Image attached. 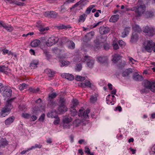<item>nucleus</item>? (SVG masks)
<instances>
[{"label":"nucleus","instance_id":"f257e3e1","mask_svg":"<svg viewBox=\"0 0 155 155\" xmlns=\"http://www.w3.org/2000/svg\"><path fill=\"white\" fill-rule=\"evenodd\" d=\"M15 98H11L7 101L6 106L2 109L0 113V116L4 117L7 116L9 114V112L12 108L11 103L13 101Z\"/></svg>","mask_w":155,"mask_h":155},{"label":"nucleus","instance_id":"f03ea898","mask_svg":"<svg viewBox=\"0 0 155 155\" xmlns=\"http://www.w3.org/2000/svg\"><path fill=\"white\" fill-rule=\"evenodd\" d=\"M146 7L144 4H142L140 5L136 6V17H138L140 16L145 12Z\"/></svg>","mask_w":155,"mask_h":155},{"label":"nucleus","instance_id":"7ed1b4c3","mask_svg":"<svg viewBox=\"0 0 155 155\" xmlns=\"http://www.w3.org/2000/svg\"><path fill=\"white\" fill-rule=\"evenodd\" d=\"M72 121V119L71 117L64 116L62 120L63 127L65 128H69L70 126L69 124Z\"/></svg>","mask_w":155,"mask_h":155},{"label":"nucleus","instance_id":"20e7f679","mask_svg":"<svg viewBox=\"0 0 155 155\" xmlns=\"http://www.w3.org/2000/svg\"><path fill=\"white\" fill-rule=\"evenodd\" d=\"M153 45L154 42L151 40H150L144 43L143 47L147 51L150 52L153 49Z\"/></svg>","mask_w":155,"mask_h":155},{"label":"nucleus","instance_id":"39448f33","mask_svg":"<svg viewBox=\"0 0 155 155\" xmlns=\"http://www.w3.org/2000/svg\"><path fill=\"white\" fill-rule=\"evenodd\" d=\"M59 40L58 37L52 36L49 38L46 42V45L48 46H51L57 43Z\"/></svg>","mask_w":155,"mask_h":155},{"label":"nucleus","instance_id":"423d86ee","mask_svg":"<svg viewBox=\"0 0 155 155\" xmlns=\"http://www.w3.org/2000/svg\"><path fill=\"white\" fill-rule=\"evenodd\" d=\"M145 88L149 89L152 91L155 92V82L147 81L145 82Z\"/></svg>","mask_w":155,"mask_h":155},{"label":"nucleus","instance_id":"0eeeda50","mask_svg":"<svg viewBox=\"0 0 155 155\" xmlns=\"http://www.w3.org/2000/svg\"><path fill=\"white\" fill-rule=\"evenodd\" d=\"M83 62L86 61L87 64V66L90 68H92L94 65V60L90 57L88 56H85L84 57Z\"/></svg>","mask_w":155,"mask_h":155},{"label":"nucleus","instance_id":"6e6552de","mask_svg":"<svg viewBox=\"0 0 155 155\" xmlns=\"http://www.w3.org/2000/svg\"><path fill=\"white\" fill-rule=\"evenodd\" d=\"M143 31L147 33V35L149 36H152L154 32V29L148 26H145L143 28Z\"/></svg>","mask_w":155,"mask_h":155},{"label":"nucleus","instance_id":"1a4fd4ad","mask_svg":"<svg viewBox=\"0 0 155 155\" xmlns=\"http://www.w3.org/2000/svg\"><path fill=\"white\" fill-rule=\"evenodd\" d=\"M96 43L95 47L97 49H99L102 47V45H103V47L104 49L105 50H107L109 48V45L108 44H104L102 42H99V40L98 39H96L95 41Z\"/></svg>","mask_w":155,"mask_h":155},{"label":"nucleus","instance_id":"9d476101","mask_svg":"<svg viewBox=\"0 0 155 155\" xmlns=\"http://www.w3.org/2000/svg\"><path fill=\"white\" fill-rule=\"evenodd\" d=\"M65 41L67 42V45L69 48L74 49L75 48V44L72 41H69L68 38L65 37L63 38L62 43H65Z\"/></svg>","mask_w":155,"mask_h":155},{"label":"nucleus","instance_id":"9b49d317","mask_svg":"<svg viewBox=\"0 0 155 155\" xmlns=\"http://www.w3.org/2000/svg\"><path fill=\"white\" fill-rule=\"evenodd\" d=\"M12 90L9 86H8L6 90L3 92L2 95L5 97H10L12 95Z\"/></svg>","mask_w":155,"mask_h":155},{"label":"nucleus","instance_id":"f8f14e48","mask_svg":"<svg viewBox=\"0 0 155 155\" xmlns=\"http://www.w3.org/2000/svg\"><path fill=\"white\" fill-rule=\"evenodd\" d=\"M44 73L47 74L48 77L50 78H52L54 76L55 72L53 71L50 69H46L44 71Z\"/></svg>","mask_w":155,"mask_h":155},{"label":"nucleus","instance_id":"ddd939ff","mask_svg":"<svg viewBox=\"0 0 155 155\" xmlns=\"http://www.w3.org/2000/svg\"><path fill=\"white\" fill-rule=\"evenodd\" d=\"M61 77L64 78H66L69 81H72L74 80V76L69 74L63 73L61 75Z\"/></svg>","mask_w":155,"mask_h":155},{"label":"nucleus","instance_id":"4468645a","mask_svg":"<svg viewBox=\"0 0 155 155\" xmlns=\"http://www.w3.org/2000/svg\"><path fill=\"white\" fill-rule=\"evenodd\" d=\"M57 95L58 94L56 92H53L52 93L49 94L48 95L49 100H50V103H51L52 105H56V104L55 103L51 100L55 98Z\"/></svg>","mask_w":155,"mask_h":155},{"label":"nucleus","instance_id":"2eb2a0df","mask_svg":"<svg viewBox=\"0 0 155 155\" xmlns=\"http://www.w3.org/2000/svg\"><path fill=\"white\" fill-rule=\"evenodd\" d=\"M78 86L82 87H90L91 86V83L90 81L86 80L84 83H78Z\"/></svg>","mask_w":155,"mask_h":155},{"label":"nucleus","instance_id":"dca6fc26","mask_svg":"<svg viewBox=\"0 0 155 155\" xmlns=\"http://www.w3.org/2000/svg\"><path fill=\"white\" fill-rule=\"evenodd\" d=\"M138 35L136 32H134L131 37L130 41L132 43H135L137 42L138 40Z\"/></svg>","mask_w":155,"mask_h":155},{"label":"nucleus","instance_id":"f3484780","mask_svg":"<svg viewBox=\"0 0 155 155\" xmlns=\"http://www.w3.org/2000/svg\"><path fill=\"white\" fill-rule=\"evenodd\" d=\"M122 57V56L120 54H115L113 56L112 61L114 63H117L118 61L121 59Z\"/></svg>","mask_w":155,"mask_h":155},{"label":"nucleus","instance_id":"a211bd4d","mask_svg":"<svg viewBox=\"0 0 155 155\" xmlns=\"http://www.w3.org/2000/svg\"><path fill=\"white\" fill-rule=\"evenodd\" d=\"M39 64V61L37 60H33L30 64V67L31 69H34L37 67V65Z\"/></svg>","mask_w":155,"mask_h":155},{"label":"nucleus","instance_id":"6ab92c4d","mask_svg":"<svg viewBox=\"0 0 155 155\" xmlns=\"http://www.w3.org/2000/svg\"><path fill=\"white\" fill-rule=\"evenodd\" d=\"M109 29L104 26L101 27L99 28L100 33L102 35L108 33L109 31Z\"/></svg>","mask_w":155,"mask_h":155},{"label":"nucleus","instance_id":"aec40b11","mask_svg":"<svg viewBox=\"0 0 155 155\" xmlns=\"http://www.w3.org/2000/svg\"><path fill=\"white\" fill-rule=\"evenodd\" d=\"M97 60L99 61V62L102 64H107L108 58L107 57H99L97 58Z\"/></svg>","mask_w":155,"mask_h":155},{"label":"nucleus","instance_id":"412c9836","mask_svg":"<svg viewBox=\"0 0 155 155\" xmlns=\"http://www.w3.org/2000/svg\"><path fill=\"white\" fill-rule=\"evenodd\" d=\"M133 79L136 81H140L143 80V78L137 73L135 72L133 76Z\"/></svg>","mask_w":155,"mask_h":155},{"label":"nucleus","instance_id":"4be33fe9","mask_svg":"<svg viewBox=\"0 0 155 155\" xmlns=\"http://www.w3.org/2000/svg\"><path fill=\"white\" fill-rule=\"evenodd\" d=\"M41 43L40 41L38 39L35 40L31 43V46L34 48L37 47L39 46Z\"/></svg>","mask_w":155,"mask_h":155},{"label":"nucleus","instance_id":"5701e85b","mask_svg":"<svg viewBox=\"0 0 155 155\" xmlns=\"http://www.w3.org/2000/svg\"><path fill=\"white\" fill-rule=\"evenodd\" d=\"M119 18V15L117 14L112 15L109 20V21L115 23L117 21Z\"/></svg>","mask_w":155,"mask_h":155},{"label":"nucleus","instance_id":"b1692460","mask_svg":"<svg viewBox=\"0 0 155 155\" xmlns=\"http://www.w3.org/2000/svg\"><path fill=\"white\" fill-rule=\"evenodd\" d=\"M9 71L10 70L8 69V66L5 65L0 66V71L7 74L8 72L7 71Z\"/></svg>","mask_w":155,"mask_h":155},{"label":"nucleus","instance_id":"393cba45","mask_svg":"<svg viewBox=\"0 0 155 155\" xmlns=\"http://www.w3.org/2000/svg\"><path fill=\"white\" fill-rule=\"evenodd\" d=\"M15 119V117L12 116L6 119L5 122V124L6 125H9L12 123Z\"/></svg>","mask_w":155,"mask_h":155},{"label":"nucleus","instance_id":"a878e982","mask_svg":"<svg viewBox=\"0 0 155 155\" xmlns=\"http://www.w3.org/2000/svg\"><path fill=\"white\" fill-rule=\"evenodd\" d=\"M132 72V69L129 68L124 71L122 73V75L123 77H126L129 76Z\"/></svg>","mask_w":155,"mask_h":155},{"label":"nucleus","instance_id":"bb28decb","mask_svg":"<svg viewBox=\"0 0 155 155\" xmlns=\"http://www.w3.org/2000/svg\"><path fill=\"white\" fill-rule=\"evenodd\" d=\"M58 15V14L55 12L51 11L49 14L47 15V16L49 18H56Z\"/></svg>","mask_w":155,"mask_h":155},{"label":"nucleus","instance_id":"cd10ccee","mask_svg":"<svg viewBox=\"0 0 155 155\" xmlns=\"http://www.w3.org/2000/svg\"><path fill=\"white\" fill-rule=\"evenodd\" d=\"M87 15L85 14L80 15L79 17V19L78 20V23L80 22H83L86 19Z\"/></svg>","mask_w":155,"mask_h":155},{"label":"nucleus","instance_id":"c85d7f7f","mask_svg":"<svg viewBox=\"0 0 155 155\" xmlns=\"http://www.w3.org/2000/svg\"><path fill=\"white\" fill-rule=\"evenodd\" d=\"M146 17L149 18L152 17L154 15L153 12L151 11H148L145 13Z\"/></svg>","mask_w":155,"mask_h":155},{"label":"nucleus","instance_id":"c756f323","mask_svg":"<svg viewBox=\"0 0 155 155\" xmlns=\"http://www.w3.org/2000/svg\"><path fill=\"white\" fill-rule=\"evenodd\" d=\"M94 35V32L93 31H91L86 35H85V37L86 38H87L88 40H89L92 38Z\"/></svg>","mask_w":155,"mask_h":155},{"label":"nucleus","instance_id":"7c9ffc66","mask_svg":"<svg viewBox=\"0 0 155 155\" xmlns=\"http://www.w3.org/2000/svg\"><path fill=\"white\" fill-rule=\"evenodd\" d=\"M78 104V101L76 99H73L72 102V105L71 107V108L73 109L75 108V107Z\"/></svg>","mask_w":155,"mask_h":155},{"label":"nucleus","instance_id":"2f4dec72","mask_svg":"<svg viewBox=\"0 0 155 155\" xmlns=\"http://www.w3.org/2000/svg\"><path fill=\"white\" fill-rule=\"evenodd\" d=\"M8 144V142L7 141L6 139H2L0 140V144L2 146H5L7 145Z\"/></svg>","mask_w":155,"mask_h":155},{"label":"nucleus","instance_id":"473e14b6","mask_svg":"<svg viewBox=\"0 0 155 155\" xmlns=\"http://www.w3.org/2000/svg\"><path fill=\"white\" fill-rule=\"evenodd\" d=\"M90 112V109L88 108L85 111L83 112L82 116L85 118H88V114Z\"/></svg>","mask_w":155,"mask_h":155},{"label":"nucleus","instance_id":"72a5a7b5","mask_svg":"<svg viewBox=\"0 0 155 155\" xmlns=\"http://www.w3.org/2000/svg\"><path fill=\"white\" fill-rule=\"evenodd\" d=\"M67 109V108L65 105H60L58 109L61 112L66 111Z\"/></svg>","mask_w":155,"mask_h":155},{"label":"nucleus","instance_id":"f704fd0d","mask_svg":"<svg viewBox=\"0 0 155 155\" xmlns=\"http://www.w3.org/2000/svg\"><path fill=\"white\" fill-rule=\"evenodd\" d=\"M130 30V28H126L124 29V31L122 33V36L124 37H125L128 34Z\"/></svg>","mask_w":155,"mask_h":155},{"label":"nucleus","instance_id":"c9c22d12","mask_svg":"<svg viewBox=\"0 0 155 155\" xmlns=\"http://www.w3.org/2000/svg\"><path fill=\"white\" fill-rule=\"evenodd\" d=\"M61 30L64 29L66 30L67 29L71 28V27L70 26V25H60L58 27Z\"/></svg>","mask_w":155,"mask_h":155},{"label":"nucleus","instance_id":"e433bc0d","mask_svg":"<svg viewBox=\"0 0 155 155\" xmlns=\"http://www.w3.org/2000/svg\"><path fill=\"white\" fill-rule=\"evenodd\" d=\"M95 7L94 5H91L88 8H87L86 10L85 13L87 14H89L91 10Z\"/></svg>","mask_w":155,"mask_h":155},{"label":"nucleus","instance_id":"4c0bfd02","mask_svg":"<svg viewBox=\"0 0 155 155\" xmlns=\"http://www.w3.org/2000/svg\"><path fill=\"white\" fill-rule=\"evenodd\" d=\"M8 86H4L2 84H0V93H2L7 88Z\"/></svg>","mask_w":155,"mask_h":155},{"label":"nucleus","instance_id":"58836bf2","mask_svg":"<svg viewBox=\"0 0 155 155\" xmlns=\"http://www.w3.org/2000/svg\"><path fill=\"white\" fill-rule=\"evenodd\" d=\"M81 120L79 119L75 120L73 122L74 125L76 127H78L81 123Z\"/></svg>","mask_w":155,"mask_h":155},{"label":"nucleus","instance_id":"ea45409f","mask_svg":"<svg viewBox=\"0 0 155 155\" xmlns=\"http://www.w3.org/2000/svg\"><path fill=\"white\" fill-rule=\"evenodd\" d=\"M27 85L25 83H23L19 85V88L20 90H23L27 87Z\"/></svg>","mask_w":155,"mask_h":155},{"label":"nucleus","instance_id":"a19ab883","mask_svg":"<svg viewBox=\"0 0 155 155\" xmlns=\"http://www.w3.org/2000/svg\"><path fill=\"white\" fill-rule=\"evenodd\" d=\"M42 145H41L40 144H36L34 146H32L31 147L28 148V150H31L33 149H34L36 148H41L42 147Z\"/></svg>","mask_w":155,"mask_h":155},{"label":"nucleus","instance_id":"79ce46f5","mask_svg":"<svg viewBox=\"0 0 155 155\" xmlns=\"http://www.w3.org/2000/svg\"><path fill=\"white\" fill-rule=\"evenodd\" d=\"M60 63H61V67L64 66L65 65H67L70 64V62L68 61H65L64 60L61 61H60Z\"/></svg>","mask_w":155,"mask_h":155},{"label":"nucleus","instance_id":"37998d69","mask_svg":"<svg viewBox=\"0 0 155 155\" xmlns=\"http://www.w3.org/2000/svg\"><path fill=\"white\" fill-rule=\"evenodd\" d=\"M85 79V78L80 76H77L75 78V79L78 81H83Z\"/></svg>","mask_w":155,"mask_h":155},{"label":"nucleus","instance_id":"c03bdc74","mask_svg":"<svg viewBox=\"0 0 155 155\" xmlns=\"http://www.w3.org/2000/svg\"><path fill=\"white\" fill-rule=\"evenodd\" d=\"M75 108H74L73 109L71 108V115L73 116L77 115V111Z\"/></svg>","mask_w":155,"mask_h":155},{"label":"nucleus","instance_id":"a18cd8bd","mask_svg":"<svg viewBox=\"0 0 155 155\" xmlns=\"http://www.w3.org/2000/svg\"><path fill=\"white\" fill-rule=\"evenodd\" d=\"M134 30L135 31L134 32H136L137 33V32H140L141 31V28L139 26L136 25L135 27L134 28Z\"/></svg>","mask_w":155,"mask_h":155},{"label":"nucleus","instance_id":"49530a36","mask_svg":"<svg viewBox=\"0 0 155 155\" xmlns=\"http://www.w3.org/2000/svg\"><path fill=\"white\" fill-rule=\"evenodd\" d=\"M128 58L129 59V62L130 64H133L135 62H136V61L135 60L130 56H128Z\"/></svg>","mask_w":155,"mask_h":155},{"label":"nucleus","instance_id":"de8ad7c7","mask_svg":"<svg viewBox=\"0 0 155 155\" xmlns=\"http://www.w3.org/2000/svg\"><path fill=\"white\" fill-rule=\"evenodd\" d=\"M97 97H94L93 96H91L90 98V101L92 103H94L97 100Z\"/></svg>","mask_w":155,"mask_h":155},{"label":"nucleus","instance_id":"09e8293b","mask_svg":"<svg viewBox=\"0 0 155 155\" xmlns=\"http://www.w3.org/2000/svg\"><path fill=\"white\" fill-rule=\"evenodd\" d=\"M118 42L120 46L122 48H123L125 45V42L122 40H120Z\"/></svg>","mask_w":155,"mask_h":155},{"label":"nucleus","instance_id":"8fccbe9b","mask_svg":"<svg viewBox=\"0 0 155 155\" xmlns=\"http://www.w3.org/2000/svg\"><path fill=\"white\" fill-rule=\"evenodd\" d=\"M65 99L63 98H61L59 103L60 105H64L65 103Z\"/></svg>","mask_w":155,"mask_h":155},{"label":"nucleus","instance_id":"3c124183","mask_svg":"<svg viewBox=\"0 0 155 155\" xmlns=\"http://www.w3.org/2000/svg\"><path fill=\"white\" fill-rule=\"evenodd\" d=\"M22 116L25 118L28 119L30 117L31 115L27 113H23L22 114Z\"/></svg>","mask_w":155,"mask_h":155},{"label":"nucleus","instance_id":"603ef678","mask_svg":"<svg viewBox=\"0 0 155 155\" xmlns=\"http://www.w3.org/2000/svg\"><path fill=\"white\" fill-rule=\"evenodd\" d=\"M45 117V114H42L38 119L40 121H43Z\"/></svg>","mask_w":155,"mask_h":155},{"label":"nucleus","instance_id":"864d4df0","mask_svg":"<svg viewBox=\"0 0 155 155\" xmlns=\"http://www.w3.org/2000/svg\"><path fill=\"white\" fill-rule=\"evenodd\" d=\"M112 45L113 47V49L115 50H117L119 48V47L117 43L114 44V45Z\"/></svg>","mask_w":155,"mask_h":155},{"label":"nucleus","instance_id":"5fc2aeb1","mask_svg":"<svg viewBox=\"0 0 155 155\" xmlns=\"http://www.w3.org/2000/svg\"><path fill=\"white\" fill-rule=\"evenodd\" d=\"M30 117V120L31 121H34L37 119V117L35 115H32Z\"/></svg>","mask_w":155,"mask_h":155},{"label":"nucleus","instance_id":"6e6d98bb","mask_svg":"<svg viewBox=\"0 0 155 155\" xmlns=\"http://www.w3.org/2000/svg\"><path fill=\"white\" fill-rule=\"evenodd\" d=\"M85 153H87V154H90L91 152L89 148L87 147H85Z\"/></svg>","mask_w":155,"mask_h":155},{"label":"nucleus","instance_id":"4d7b16f0","mask_svg":"<svg viewBox=\"0 0 155 155\" xmlns=\"http://www.w3.org/2000/svg\"><path fill=\"white\" fill-rule=\"evenodd\" d=\"M118 39L114 37L112 39V45L117 43Z\"/></svg>","mask_w":155,"mask_h":155},{"label":"nucleus","instance_id":"13d9d810","mask_svg":"<svg viewBox=\"0 0 155 155\" xmlns=\"http://www.w3.org/2000/svg\"><path fill=\"white\" fill-rule=\"evenodd\" d=\"M83 109H81L79 110L78 111V116L79 117H81L82 116V114L83 113Z\"/></svg>","mask_w":155,"mask_h":155},{"label":"nucleus","instance_id":"bf43d9fd","mask_svg":"<svg viewBox=\"0 0 155 155\" xmlns=\"http://www.w3.org/2000/svg\"><path fill=\"white\" fill-rule=\"evenodd\" d=\"M8 51L9 50H8L6 49L5 48L3 49L2 50L3 54H8Z\"/></svg>","mask_w":155,"mask_h":155},{"label":"nucleus","instance_id":"052dcab7","mask_svg":"<svg viewBox=\"0 0 155 155\" xmlns=\"http://www.w3.org/2000/svg\"><path fill=\"white\" fill-rule=\"evenodd\" d=\"M101 23V21H99L97 23H95L94 25H93L92 26L93 28H94L99 25Z\"/></svg>","mask_w":155,"mask_h":155},{"label":"nucleus","instance_id":"680f3d73","mask_svg":"<svg viewBox=\"0 0 155 155\" xmlns=\"http://www.w3.org/2000/svg\"><path fill=\"white\" fill-rule=\"evenodd\" d=\"M67 11V9L64 6H62L61 7V12L62 13H64Z\"/></svg>","mask_w":155,"mask_h":155},{"label":"nucleus","instance_id":"e2e57ef3","mask_svg":"<svg viewBox=\"0 0 155 155\" xmlns=\"http://www.w3.org/2000/svg\"><path fill=\"white\" fill-rule=\"evenodd\" d=\"M80 4V2H78L76 3L74 5H73L72 7L70 8V9L71 10L74 8L77 7Z\"/></svg>","mask_w":155,"mask_h":155},{"label":"nucleus","instance_id":"0e129e2a","mask_svg":"<svg viewBox=\"0 0 155 155\" xmlns=\"http://www.w3.org/2000/svg\"><path fill=\"white\" fill-rule=\"evenodd\" d=\"M99 13H101V11L100 10H98L96 12L95 14L94 15V16L96 17H99Z\"/></svg>","mask_w":155,"mask_h":155},{"label":"nucleus","instance_id":"69168bd1","mask_svg":"<svg viewBox=\"0 0 155 155\" xmlns=\"http://www.w3.org/2000/svg\"><path fill=\"white\" fill-rule=\"evenodd\" d=\"M59 118H56V119L54 121V124L55 125L58 124L59 123Z\"/></svg>","mask_w":155,"mask_h":155},{"label":"nucleus","instance_id":"338daca9","mask_svg":"<svg viewBox=\"0 0 155 155\" xmlns=\"http://www.w3.org/2000/svg\"><path fill=\"white\" fill-rule=\"evenodd\" d=\"M13 28L11 26H10L8 27V28L6 29V30L8 31L12 32L13 31Z\"/></svg>","mask_w":155,"mask_h":155},{"label":"nucleus","instance_id":"774afa93","mask_svg":"<svg viewBox=\"0 0 155 155\" xmlns=\"http://www.w3.org/2000/svg\"><path fill=\"white\" fill-rule=\"evenodd\" d=\"M28 91L30 92L34 93H35V89L32 87H30L28 89Z\"/></svg>","mask_w":155,"mask_h":155}]
</instances>
